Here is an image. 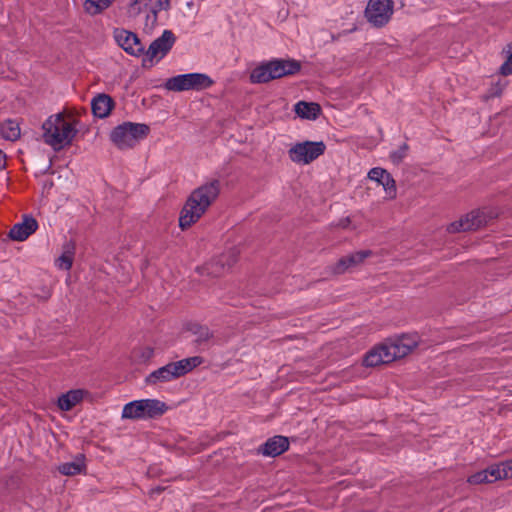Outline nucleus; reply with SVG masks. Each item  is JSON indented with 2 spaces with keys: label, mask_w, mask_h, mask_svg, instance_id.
<instances>
[{
  "label": "nucleus",
  "mask_w": 512,
  "mask_h": 512,
  "mask_svg": "<svg viewBox=\"0 0 512 512\" xmlns=\"http://www.w3.org/2000/svg\"><path fill=\"white\" fill-rule=\"evenodd\" d=\"M220 193V182L211 180L195 189L184 205L179 217V226L187 229L197 222Z\"/></svg>",
  "instance_id": "f257e3e1"
},
{
  "label": "nucleus",
  "mask_w": 512,
  "mask_h": 512,
  "mask_svg": "<svg viewBox=\"0 0 512 512\" xmlns=\"http://www.w3.org/2000/svg\"><path fill=\"white\" fill-rule=\"evenodd\" d=\"M42 129L44 142L55 151L70 145L78 132L75 126L61 113L51 115L43 123Z\"/></svg>",
  "instance_id": "f03ea898"
},
{
  "label": "nucleus",
  "mask_w": 512,
  "mask_h": 512,
  "mask_svg": "<svg viewBox=\"0 0 512 512\" xmlns=\"http://www.w3.org/2000/svg\"><path fill=\"white\" fill-rule=\"evenodd\" d=\"M301 64L295 59H273L262 62L250 73V82L253 84L268 83L272 80L297 74Z\"/></svg>",
  "instance_id": "7ed1b4c3"
},
{
  "label": "nucleus",
  "mask_w": 512,
  "mask_h": 512,
  "mask_svg": "<svg viewBox=\"0 0 512 512\" xmlns=\"http://www.w3.org/2000/svg\"><path fill=\"white\" fill-rule=\"evenodd\" d=\"M202 362L203 359L199 356L170 362L147 375L145 383L147 385H157L178 379L202 364Z\"/></svg>",
  "instance_id": "20e7f679"
},
{
  "label": "nucleus",
  "mask_w": 512,
  "mask_h": 512,
  "mask_svg": "<svg viewBox=\"0 0 512 512\" xmlns=\"http://www.w3.org/2000/svg\"><path fill=\"white\" fill-rule=\"evenodd\" d=\"M150 128L146 124L124 122L116 126L110 133V139L120 150L135 147L149 134Z\"/></svg>",
  "instance_id": "39448f33"
},
{
  "label": "nucleus",
  "mask_w": 512,
  "mask_h": 512,
  "mask_svg": "<svg viewBox=\"0 0 512 512\" xmlns=\"http://www.w3.org/2000/svg\"><path fill=\"white\" fill-rule=\"evenodd\" d=\"M168 410L165 402L158 399L134 400L124 405L122 419L140 420L154 419L162 416Z\"/></svg>",
  "instance_id": "423d86ee"
},
{
  "label": "nucleus",
  "mask_w": 512,
  "mask_h": 512,
  "mask_svg": "<svg viewBox=\"0 0 512 512\" xmlns=\"http://www.w3.org/2000/svg\"><path fill=\"white\" fill-rule=\"evenodd\" d=\"M213 80L204 73H187L168 78L164 88L168 91L181 92L188 90H203L211 87Z\"/></svg>",
  "instance_id": "0eeeda50"
},
{
  "label": "nucleus",
  "mask_w": 512,
  "mask_h": 512,
  "mask_svg": "<svg viewBox=\"0 0 512 512\" xmlns=\"http://www.w3.org/2000/svg\"><path fill=\"white\" fill-rule=\"evenodd\" d=\"M323 141L297 142L288 150L289 159L299 165H308L325 153Z\"/></svg>",
  "instance_id": "6e6552de"
},
{
  "label": "nucleus",
  "mask_w": 512,
  "mask_h": 512,
  "mask_svg": "<svg viewBox=\"0 0 512 512\" xmlns=\"http://www.w3.org/2000/svg\"><path fill=\"white\" fill-rule=\"evenodd\" d=\"M494 217V213L491 211L484 209L473 210L458 221L450 223L447 227V231L449 233H457L477 230L486 226Z\"/></svg>",
  "instance_id": "1a4fd4ad"
},
{
  "label": "nucleus",
  "mask_w": 512,
  "mask_h": 512,
  "mask_svg": "<svg viewBox=\"0 0 512 512\" xmlns=\"http://www.w3.org/2000/svg\"><path fill=\"white\" fill-rule=\"evenodd\" d=\"M176 37L171 30H164L162 35L151 42L148 49L144 51L143 66L149 63L150 66L163 59L172 49Z\"/></svg>",
  "instance_id": "9d476101"
},
{
  "label": "nucleus",
  "mask_w": 512,
  "mask_h": 512,
  "mask_svg": "<svg viewBox=\"0 0 512 512\" xmlns=\"http://www.w3.org/2000/svg\"><path fill=\"white\" fill-rule=\"evenodd\" d=\"M392 0H369L365 10L367 20L375 27L386 25L393 14Z\"/></svg>",
  "instance_id": "9b49d317"
},
{
  "label": "nucleus",
  "mask_w": 512,
  "mask_h": 512,
  "mask_svg": "<svg viewBox=\"0 0 512 512\" xmlns=\"http://www.w3.org/2000/svg\"><path fill=\"white\" fill-rule=\"evenodd\" d=\"M114 38L118 45L128 54L135 57L144 54L145 47L135 33L124 29H116L114 31Z\"/></svg>",
  "instance_id": "f8f14e48"
},
{
  "label": "nucleus",
  "mask_w": 512,
  "mask_h": 512,
  "mask_svg": "<svg viewBox=\"0 0 512 512\" xmlns=\"http://www.w3.org/2000/svg\"><path fill=\"white\" fill-rule=\"evenodd\" d=\"M372 255L371 250H361L344 257H341L332 267V272L336 275L344 274L350 269L362 264L365 259Z\"/></svg>",
  "instance_id": "ddd939ff"
},
{
  "label": "nucleus",
  "mask_w": 512,
  "mask_h": 512,
  "mask_svg": "<svg viewBox=\"0 0 512 512\" xmlns=\"http://www.w3.org/2000/svg\"><path fill=\"white\" fill-rule=\"evenodd\" d=\"M368 178L381 185L390 199L396 197V182L388 171L380 167L372 168L368 172Z\"/></svg>",
  "instance_id": "4468645a"
},
{
  "label": "nucleus",
  "mask_w": 512,
  "mask_h": 512,
  "mask_svg": "<svg viewBox=\"0 0 512 512\" xmlns=\"http://www.w3.org/2000/svg\"><path fill=\"white\" fill-rule=\"evenodd\" d=\"M38 228L36 219L32 216H24L21 223L15 224L9 231V238L14 241H24Z\"/></svg>",
  "instance_id": "2eb2a0df"
},
{
  "label": "nucleus",
  "mask_w": 512,
  "mask_h": 512,
  "mask_svg": "<svg viewBox=\"0 0 512 512\" xmlns=\"http://www.w3.org/2000/svg\"><path fill=\"white\" fill-rule=\"evenodd\" d=\"M289 448L288 438L276 435L269 438L260 448V452L269 457H276L284 453Z\"/></svg>",
  "instance_id": "dca6fc26"
},
{
  "label": "nucleus",
  "mask_w": 512,
  "mask_h": 512,
  "mask_svg": "<svg viewBox=\"0 0 512 512\" xmlns=\"http://www.w3.org/2000/svg\"><path fill=\"white\" fill-rule=\"evenodd\" d=\"M115 102L107 94H98L91 101V108L94 116L98 118L107 117L114 108Z\"/></svg>",
  "instance_id": "f3484780"
},
{
  "label": "nucleus",
  "mask_w": 512,
  "mask_h": 512,
  "mask_svg": "<svg viewBox=\"0 0 512 512\" xmlns=\"http://www.w3.org/2000/svg\"><path fill=\"white\" fill-rule=\"evenodd\" d=\"M390 362V356L388 355L384 344L371 349L363 358V365L366 367H376Z\"/></svg>",
  "instance_id": "a211bd4d"
},
{
  "label": "nucleus",
  "mask_w": 512,
  "mask_h": 512,
  "mask_svg": "<svg viewBox=\"0 0 512 512\" xmlns=\"http://www.w3.org/2000/svg\"><path fill=\"white\" fill-rule=\"evenodd\" d=\"M85 394H87V392L82 389L70 390L58 398V407L62 411H70L82 401Z\"/></svg>",
  "instance_id": "6ab92c4d"
},
{
  "label": "nucleus",
  "mask_w": 512,
  "mask_h": 512,
  "mask_svg": "<svg viewBox=\"0 0 512 512\" xmlns=\"http://www.w3.org/2000/svg\"><path fill=\"white\" fill-rule=\"evenodd\" d=\"M294 111L302 119L315 120L321 113V107L314 102L299 101L295 104Z\"/></svg>",
  "instance_id": "aec40b11"
},
{
  "label": "nucleus",
  "mask_w": 512,
  "mask_h": 512,
  "mask_svg": "<svg viewBox=\"0 0 512 512\" xmlns=\"http://www.w3.org/2000/svg\"><path fill=\"white\" fill-rule=\"evenodd\" d=\"M187 330L195 335V343L197 345L206 344L214 337L213 332L207 326H202L198 323L188 324Z\"/></svg>",
  "instance_id": "412c9836"
},
{
  "label": "nucleus",
  "mask_w": 512,
  "mask_h": 512,
  "mask_svg": "<svg viewBox=\"0 0 512 512\" xmlns=\"http://www.w3.org/2000/svg\"><path fill=\"white\" fill-rule=\"evenodd\" d=\"M83 470H85L83 455H78L74 461L63 463L58 467V471L67 476L80 474Z\"/></svg>",
  "instance_id": "4be33fe9"
},
{
  "label": "nucleus",
  "mask_w": 512,
  "mask_h": 512,
  "mask_svg": "<svg viewBox=\"0 0 512 512\" xmlns=\"http://www.w3.org/2000/svg\"><path fill=\"white\" fill-rule=\"evenodd\" d=\"M384 345L388 355L390 356L391 362L409 354V347L403 345V342H400L398 339L392 342L384 343Z\"/></svg>",
  "instance_id": "5701e85b"
},
{
  "label": "nucleus",
  "mask_w": 512,
  "mask_h": 512,
  "mask_svg": "<svg viewBox=\"0 0 512 512\" xmlns=\"http://www.w3.org/2000/svg\"><path fill=\"white\" fill-rule=\"evenodd\" d=\"M63 249L62 255L56 260V266L61 270L68 271L73 264L74 245L72 243H66Z\"/></svg>",
  "instance_id": "b1692460"
},
{
  "label": "nucleus",
  "mask_w": 512,
  "mask_h": 512,
  "mask_svg": "<svg viewBox=\"0 0 512 512\" xmlns=\"http://www.w3.org/2000/svg\"><path fill=\"white\" fill-rule=\"evenodd\" d=\"M0 133L6 140L15 141L20 137V127L16 121L8 119L1 124Z\"/></svg>",
  "instance_id": "393cba45"
},
{
  "label": "nucleus",
  "mask_w": 512,
  "mask_h": 512,
  "mask_svg": "<svg viewBox=\"0 0 512 512\" xmlns=\"http://www.w3.org/2000/svg\"><path fill=\"white\" fill-rule=\"evenodd\" d=\"M113 1L114 0H86L84 8L87 13L96 15L108 8Z\"/></svg>",
  "instance_id": "a878e982"
},
{
  "label": "nucleus",
  "mask_w": 512,
  "mask_h": 512,
  "mask_svg": "<svg viewBox=\"0 0 512 512\" xmlns=\"http://www.w3.org/2000/svg\"><path fill=\"white\" fill-rule=\"evenodd\" d=\"M504 52H506L507 58L500 67V73L503 76H508L512 74V43L506 46Z\"/></svg>",
  "instance_id": "bb28decb"
},
{
  "label": "nucleus",
  "mask_w": 512,
  "mask_h": 512,
  "mask_svg": "<svg viewBox=\"0 0 512 512\" xmlns=\"http://www.w3.org/2000/svg\"><path fill=\"white\" fill-rule=\"evenodd\" d=\"M484 470H485L487 476H489L488 479L490 480L491 483H493L497 480L504 479V476H502L503 471H502L501 463L491 465Z\"/></svg>",
  "instance_id": "cd10ccee"
},
{
  "label": "nucleus",
  "mask_w": 512,
  "mask_h": 512,
  "mask_svg": "<svg viewBox=\"0 0 512 512\" xmlns=\"http://www.w3.org/2000/svg\"><path fill=\"white\" fill-rule=\"evenodd\" d=\"M409 146L403 143L397 150L390 153V159L394 164H400L403 159L407 156Z\"/></svg>",
  "instance_id": "c85d7f7f"
},
{
  "label": "nucleus",
  "mask_w": 512,
  "mask_h": 512,
  "mask_svg": "<svg viewBox=\"0 0 512 512\" xmlns=\"http://www.w3.org/2000/svg\"><path fill=\"white\" fill-rule=\"evenodd\" d=\"M488 477L489 476H487L485 470H482V471H479V472H476V473L472 474L468 478V482L470 484L491 483L490 480L488 479Z\"/></svg>",
  "instance_id": "c756f323"
},
{
  "label": "nucleus",
  "mask_w": 512,
  "mask_h": 512,
  "mask_svg": "<svg viewBox=\"0 0 512 512\" xmlns=\"http://www.w3.org/2000/svg\"><path fill=\"white\" fill-rule=\"evenodd\" d=\"M147 8L143 5L140 6V4L136 3L134 0L131 1V3L128 6L127 14L130 18H136L140 13L145 11Z\"/></svg>",
  "instance_id": "7c9ffc66"
},
{
  "label": "nucleus",
  "mask_w": 512,
  "mask_h": 512,
  "mask_svg": "<svg viewBox=\"0 0 512 512\" xmlns=\"http://www.w3.org/2000/svg\"><path fill=\"white\" fill-rule=\"evenodd\" d=\"M157 22V9L155 7H151L149 12L146 15L145 20V29H153Z\"/></svg>",
  "instance_id": "2f4dec72"
},
{
  "label": "nucleus",
  "mask_w": 512,
  "mask_h": 512,
  "mask_svg": "<svg viewBox=\"0 0 512 512\" xmlns=\"http://www.w3.org/2000/svg\"><path fill=\"white\" fill-rule=\"evenodd\" d=\"M504 479L512 478V459L501 462Z\"/></svg>",
  "instance_id": "473e14b6"
},
{
  "label": "nucleus",
  "mask_w": 512,
  "mask_h": 512,
  "mask_svg": "<svg viewBox=\"0 0 512 512\" xmlns=\"http://www.w3.org/2000/svg\"><path fill=\"white\" fill-rule=\"evenodd\" d=\"M398 340L403 342V345L409 347V353L417 346V340L409 336H402Z\"/></svg>",
  "instance_id": "72a5a7b5"
},
{
  "label": "nucleus",
  "mask_w": 512,
  "mask_h": 512,
  "mask_svg": "<svg viewBox=\"0 0 512 512\" xmlns=\"http://www.w3.org/2000/svg\"><path fill=\"white\" fill-rule=\"evenodd\" d=\"M504 89V85L497 83L495 87L491 88L488 97H497L500 96Z\"/></svg>",
  "instance_id": "f704fd0d"
},
{
  "label": "nucleus",
  "mask_w": 512,
  "mask_h": 512,
  "mask_svg": "<svg viewBox=\"0 0 512 512\" xmlns=\"http://www.w3.org/2000/svg\"><path fill=\"white\" fill-rule=\"evenodd\" d=\"M6 166V155L5 153L0 149V171L3 170Z\"/></svg>",
  "instance_id": "c9c22d12"
},
{
  "label": "nucleus",
  "mask_w": 512,
  "mask_h": 512,
  "mask_svg": "<svg viewBox=\"0 0 512 512\" xmlns=\"http://www.w3.org/2000/svg\"><path fill=\"white\" fill-rule=\"evenodd\" d=\"M164 5L168 6L169 1L168 0H158L156 6H154L157 9V12L161 10Z\"/></svg>",
  "instance_id": "e433bc0d"
},
{
  "label": "nucleus",
  "mask_w": 512,
  "mask_h": 512,
  "mask_svg": "<svg viewBox=\"0 0 512 512\" xmlns=\"http://www.w3.org/2000/svg\"><path fill=\"white\" fill-rule=\"evenodd\" d=\"M136 3L143 5L144 7L148 8L152 0H134Z\"/></svg>",
  "instance_id": "4c0bfd02"
},
{
  "label": "nucleus",
  "mask_w": 512,
  "mask_h": 512,
  "mask_svg": "<svg viewBox=\"0 0 512 512\" xmlns=\"http://www.w3.org/2000/svg\"><path fill=\"white\" fill-rule=\"evenodd\" d=\"M349 223H350V219L347 217L345 219L340 220L339 226L342 228H346V227H348Z\"/></svg>",
  "instance_id": "58836bf2"
},
{
  "label": "nucleus",
  "mask_w": 512,
  "mask_h": 512,
  "mask_svg": "<svg viewBox=\"0 0 512 512\" xmlns=\"http://www.w3.org/2000/svg\"><path fill=\"white\" fill-rule=\"evenodd\" d=\"M235 262H236V257H235V254L233 253L232 254V259L228 262V266L230 267Z\"/></svg>",
  "instance_id": "ea45409f"
},
{
  "label": "nucleus",
  "mask_w": 512,
  "mask_h": 512,
  "mask_svg": "<svg viewBox=\"0 0 512 512\" xmlns=\"http://www.w3.org/2000/svg\"><path fill=\"white\" fill-rule=\"evenodd\" d=\"M219 262L221 263V265H224L223 259H220Z\"/></svg>",
  "instance_id": "a19ab883"
}]
</instances>
